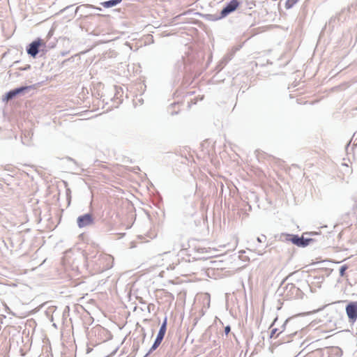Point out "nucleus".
<instances>
[{
    "mask_svg": "<svg viewBox=\"0 0 357 357\" xmlns=\"http://www.w3.org/2000/svg\"><path fill=\"white\" fill-rule=\"evenodd\" d=\"M119 95H120V91L118 89H116V93H115L114 98L118 99Z\"/></svg>",
    "mask_w": 357,
    "mask_h": 357,
    "instance_id": "obj_28",
    "label": "nucleus"
},
{
    "mask_svg": "<svg viewBox=\"0 0 357 357\" xmlns=\"http://www.w3.org/2000/svg\"><path fill=\"white\" fill-rule=\"evenodd\" d=\"M234 55V52L229 53L222 59V61L225 63V64H227L228 62L232 59Z\"/></svg>",
    "mask_w": 357,
    "mask_h": 357,
    "instance_id": "obj_13",
    "label": "nucleus"
},
{
    "mask_svg": "<svg viewBox=\"0 0 357 357\" xmlns=\"http://www.w3.org/2000/svg\"><path fill=\"white\" fill-rule=\"evenodd\" d=\"M89 9H93V10H98V11H101L102 10V8H100V7H97V6H93V5H91V4H84V5H82L80 6H78L75 8V12H74V14H72V17H74L75 15L79 11V10H81L82 12H83L84 13H85L86 15H81V17L84 18V19H88V18H90L92 16L94 15V14L90 13L88 10Z\"/></svg>",
    "mask_w": 357,
    "mask_h": 357,
    "instance_id": "obj_6",
    "label": "nucleus"
},
{
    "mask_svg": "<svg viewBox=\"0 0 357 357\" xmlns=\"http://www.w3.org/2000/svg\"><path fill=\"white\" fill-rule=\"evenodd\" d=\"M33 89V86H21L10 90L3 96L2 100L8 102L16 98L17 96H22Z\"/></svg>",
    "mask_w": 357,
    "mask_h": 357,
    "instance_id": "obj_4",
    "label": "nucleus"
},
{
    "mask_svg": "<svg viewBox=\"0 0 357 357\" xmlns=\"http://www.w3.org/2000/svg\"><path fill=\"white\" fill-rule=\"evenodd\" d=\"M226 65L227 64H225V63L221 59L215 67V70H216V73H218L220 72Z\"/></svg>",
    "mask_w": 357,
    "mask_h": 357,
    "instance_id": "obj_17",
    "label": "nucleus"
},
{
    "mask_svg": "<svg viewBox=\"0 0 357 357\" xmlns=\"http://www.w3.org/2000/svg\"><path fill=\"white\" fill-rule=\"evenodd\" d=\"M345 310L349 321L354 324L357 319V301L349 302L346 305Z\"/></svg>",
    "mask_w": 357,
    "mask_h": 357,
    "instance_id": "obj_7",
    "label": "nucleus"
},
{
    "mask_svg": "<svg viewBox=\"0 0 357 357\" xmlns=\"http://www.w3.org/2000/svg\"><path fill=\"white\" fill-rule=\"evenodd\" d=\"M299 0H287L285 3V8L287 9H290L293 8V6L298 2Z\"/></svg>",
    "mask_w": 357,
    "mask_h": 357,
    "instance_id": "obj_14",
    "label": "nucleus"
},
{
    "mask_svg": "<svg viewBox=\"0 0 357 357\" xmlns=\"http://www.w3.org/2000/svg\"><path fill=\"white\" fill-rule=\"evenodd\" d=\"M307 234V233H304L302 236H298V234H282L280 236V239L283 241H289L294 245L300 247V248H305L310 243L314 242V239L312 238H307L305 237L304 235ZM310 236L318 235L317 232H310L308 234Z\"/></svg>",
    "mask_w": 357,
    "mask_h": 357,
    "instance_id": "obj_1",
    "label": "nucleus"
},
{
    "mask_svg": "<svg viewBox=\"0 0 357 357\" xmlns=\"http://www.w3.org/2000/svg\"><path fill=\"white\" fill-rule=\"evenodd\" d=\"M105 331V328H102L101 326H98V327H96V328H95V331H96H96H99V332H100V331Z\"/></svg>",
    "mask_w": 357,
    "mask_h": 357,
    "instance_id": "obj_26",
    "label": "nucleus"
},
{
    "mask_svg": "<svg viewBox=\"0 0 357 357\" xmlns=\"http://www.w3.org/2000/svg\"><path fill=\"white\" fill-rule=\"evenodd\" d=\"M348 268H349V266L347 264H344V265L341 266L339 269L340 275L341 277H344L346 275L345 272Z\"/></svg>",
    "mask_w": 357,
    "mask_h": 357,
    "instance_id": "obj_15",
    "label": "nucleus"
},
{
    "mask_svg": "<svg viewBox=\"0 0 357 357\" xmlns=\"http://www.w3.org/2000/svg\"><path fill=\"white\" fill-rule=\"evenodd\" d=\"M231 331V327L230 326L227 325L225 327V330H224V332L225 333L226 335H227Z\"/></svg>",
    "mask_w": 357,
    "mask_h": 357,
    "instance_id": "obj_21",
    "label": "nucleus"
},
{
    "mask_svg": "<svg viewBox=\"0 0 357 357\" xmlns=\"http://www.w3.org/2000/svg\"><path fill=\"white\" fill-rule=\"evenodd\" d=\"M138 348H139V344H137V345L136 346V349H138Z\"/></svg>",
    "mask_w": 357,
    "mask_h": 357,
    "instance_id": "obj_35",
    "label": "nucleus"
},
{
    "mask_svg": "<svg viewBox=\"0 0 357 357\" xmlns=\"http://www.w3.org/2000/svg\"><path fill=\"white\" fill-rule=\"evenodd\" d=\"M167 318L165 317L162 324L160 325L159 331L157 334L158 336L164 338L165 333H166V331H167Z\"/></svg>",
    "mask_w": 357,
    "mask_h": 357,
    "instance_id": "obj_11",
    "label": "nucleus"
},
{
    "mask_svg": "<svg viewBox=\"0 0 357 357\" xmlns=\"http://www.w3.org/2000/svg\"><path fill=\"white\" fill-rule=\"evenodd\" d=\"M289 319H286V321H284V323L282 324V331H284V330L285 326H286V325H287V322H288V321H289Z\"/></svg>",
    "mask_w": 357,
    "mask_h": 357,
    "instance_id": "obj_29",
    "label": "nucleus"
},
{
    "mask_svg": "<svg viewBox=\"0 0 357 357\" xmlns=\"http://www.w3.org/2000/svg\"><path fill=\"white\" fill-rule=\"evenodd\" d=\"M278 331V328H273L271 330V332L270 333V338H272L274 337L275 334L277 333V331Z\"/></svg>",
    "mask_w": 357,
    "mask_h": 357,
    "instance_id": "obj_22",
    "label": "nucleus"
},
{
    "mask_svg": "<svg viewBox=\"0 0 357 357\" xmlns=\"http://www.w3.org/2000/svg\"><path fill=\"white\" fill-rule=\"evenodd\" d=\"M73 5L68 6L66 8H64L63 9H62L60 12L61 13H64V12H66V11L73 8Z\"/></svg>",
    "mask_w": 357,
    "mask_h": 357,
    "instance_id": "obj_24",
    "label": "nucleus"
},
{
    "mask_svg": "<svg viewBox=\"0 0 357 357\" xmlns=\"http://www.w3.org/2000/svg\"><path fill=\"white\" fill-rule=\"evenodd\" d=\"M70 193H71V191L69 188H67L66 189V197H67V199L68 200V202L70 203Z\"/></svg>",
    "mask_w": 357,
    "mask_h": 357,
    "instance_id": "obj_23",
    "label": "nucleus"
},
{
    "mask_svg": "<svg viewBox=\"0 0 357 357\" xmlns=\"http://www.w3.org/2000/svg\"><path fill=\"white\" fill-rule=\"evenodd\" d=\"M67 160H68V161H71V162H73L74 164H75L76 165H77V162H76L73 158H70V157H67Z\"/></svg>",
    "mask_w": 357,
    "mask_h": 357,
    "instance_id": "obj_27",
    "label": "nucleus"
},
{
    "mask_svg": "<svg viewBox=\"0 0 357 357\" xmlns=\"http://www.w3.org/2000/svg\"><path fill=\"white\" fill-rule=\"evenodd\" d=\"M31 68V65L29 64H26L25 65L24 67H20L19 68V70H22V71H24V70H28Z\"/></svg>",
    "mask_w": 357,
    "mask_h": 357,
    "instance_id": "obj_19",
    "label": "nucleus"
},
{
    "mask_svg": "<svg viewBox=\"0 0 357 357\" xmlns=\"http://www.w3.org/2000/svg\"><path fill=\"white\" fill-rule=\"evenodd\" d=\"M178 113V112H171V114L175 115V114H177Z\"/></svg>",
    "mask_w": 357,
    "mask_h": 357,
    "instance_id": "obj_31",
    "label": "nucleus"
},
{
    "mask_svg": "<svg viewBox=\"0 0 357 357\" xmlns=\"http://www.w3.org/2000/svg\"><path fill=\"white\" fill-rule=\"evenodd\" d=\"M266 240V236L265 235H261V236H259L257 238V241L259 243L264 242Z\"/></svg>",
    "mask_w": 357,
    "mask_h": 357,
    "instance_id": "obj_18",
    "label": "nucleus"
},
{
    "mask_svg": "<svg viewBox=\"0 0 357 357\" xmlns=\"http://www.w3.org/2000/svg\"><path fill=\"white\" fill-rule=\"evenodd\" d=\"M293 273L289 274L282 280L277 290V292L280 295L284 296L288 299L298 297L302 294L301 290L298 287H296L293 283H288L285 286H283L284 282Z\"/></svg>",
    "mask_w": 357,
    "mask_h": 357,
    "instance_id": "obj_2",
    "label": "nucleus"
},
{
    "mask_svg": "<svg viewBox=\"0 0 357 357\" xmlns=\"http://www.w3.org/2000/svg\"><path fill=\"white\" fill-rule=\"evenodd\" d=\"M349 144H350V142H349V143L347 144V146H346V149H348V147L349 146Z\"/></svg>",
    "mask_w": 357,
    "mask_h": 357,
    "instance_id": "obj_33",
    "label": "nucleus"
},
{
    "mask_svg": "<svg viewBox=\"0 0 357 357\" xmlns=\"http://www.w3.org/2000/svg\"><path fill=\"white\" fill-rule=\"evenodd\" d=\"M74 61V57L73 56H71L70 58L68 59H66L63 61V64H65L66 62L68 61Z\"/></svg>",
    "mask_w": 357,
    "mask_h": 357,
    "instance_id": "obj_25",
    "label": "nucleus"
},
{
    "mask_svg": "<svg viewBox=\"0 0 357 357\" xmlns=\"http://www.w3.org/2000/svg\"><path fill=\"white\" fill-rule=\"evenodd\" d=\"M94 223L93 215L90 213H84L77 217V224L79 228L86 227Z\"/></svg>",
    "mask_w": 357,
    "mask_h": 357,
    "instance_id": "obj_8",
    "label": "nucleus"
},
{
    "mask_svg": "<svg viewBox=\"0 0 357 357\" xmlns=\"http://www.w3.org/2000/svg\"><path fill=\"white\" fill-rule=\"evenodd\" d=\"M222 18L220 17V13L219 14L208 15V19L211 21H216Z\"/></svg>",
    "mask_w": 357,
    "mask_h": 357,
    "instance_id": "obj_16",
    "label": "nucleus"
},
{
    "mask_svg": "<svg viewBox=\"0 0 357 357\" xmlns=\"http://www.w3.org/2000/svg\"><path fill=\"white\" fill-rule=\"evenodd\" d=\"M45 47L46 45L43 40L37 38L26 46V51L30 57L35 59L40 52H43Z\"/></svg>",
    "mask_w": 357,
    "mask_h": 357,
    "instance_id": "obj_3",
    "label": "nucleus"
},
{
    "mask_svg": "<svg viewBox=\"0 0 357 357\" xmlns=\"http://www.w3.org/2000/svg\"><path fill=\"white\" fill-rule=\"evenodd\" d=\"M145 336H146V334H145V333H144L143 340L145 338Z\"/></svg>",
    "mask_w": 357,
    "mask_h": 357,
    "instance_id": "obj_36",
    "label": "nucleus"
},
{
    "mask_svg": "<svg viewBox=\"0 0 357 357\" xmlns=\"http://www.w3.org/2000/svg\"><path fill=\"white\" fill-rule=\"evenodd\" d=\"M276 320H278V318H275V321H275ZM274 323H275V322H273V323L272 324V325H273Z\"/></svg>",
    "mask_w": 357,
    "mask_h": 357,
    "instance_id": "obj_37",
    "label": "nucleus"
},
{
    "mask_svg": "<svg viewBox=\"0 0 357 357\" xmlns=\"http://www.w3.org/2000/svg\"><path fill=\"white\" fill-rule=\"evenodd\" d=\"M239 0H230L227 2L220 10V17H226L229 14L234 13L240 6Z\"/></svg>",
    "mask_w": 357,
    "mask_h": 357,
    "instance_id": "obj_5",
    "label": "nucleus"
},
{
    "mask_svg": "<svg viewBox=\"0 0 357 357\" xmlns=\"http://www.w3.org/2000/svg\"><path fill=\"white\" fill-rule=\"evenodd\" d=\"M176 105V103H173V104L171 105V106L173 107V106H174Z\"/></svg>",
    "mask_w": 357,
    "mask_h": 357,
    "instance_id": "obj_34",
    "label": "nucleus"
},
{
    "mask_svg": "<svg viewBox=\"0 0 357 357\" xmlns=\"http://www.w3.org/2000/svg\"><path fill=\"white\" fill-rule=\"evenodd\" d=\"M68 54V52H61V56H64Z\"/></svg>",
    "mask_w": 357,
    "mask_h": 357,
    "instance_id": "obj_30",
    "label": "nucleus"
},
{
    "mask_svg": "<svg viewBox=\"0 0 357 357\" xmlns=\"http://www.w3.org/2000/svg\"><path fill=\"white\" fill-rule=\"evenodd\" d=\"M178 72L184 74H190L192 70V65L189 63V60L182 57L176 64Z\"/></svg>",
    "mask_w": 357,
    "mask_h": 357,
    "instance_id": "obj_9",
    "label": "nucleus"
},
{
    "mask_svg": "<svg viewBox=\"0 0 357 357\" xmlns=\"http://www.w3.org/2000/svg\"><path fill=\"white\" fill-rule=\"evenodd\" d=\"M121 1L122 0H108V1H105L102 2L100 4L104 8H112V7L116 6L117 4L121 3Z\"/></svg>",
    "mask_w": 357,
    "mask_h": 357,
    "instance_id": "obj_12",
    "label": "nucleus"
},
{
    "mask_svg": "<svg viewBox=\"0 0 357 357\" xmlns=\"http://www.w3.org/2000/svg\"><path fill=\"white\" fill-rule=\"evenodd\" d=\"M163 339V337L157 335L151 347L144 357H147L151 353L155 351L160 346Z\"/></svg>",
    "mask_w": 357,
    "mask_h": 357,
    "instance_id": "obj_10",
    "label": "nucleus"
},
{
    "mask_svg": "<svg viewBox=\"0 0 357 357\" xmlns=\"http://www.w3.org/2000/svg\"><path fill=\"white\" fill-rule=\"evenodd\" d=\"M336 20H339L337 16L332 17L329 20V24H331L333 23H335Z\"/></svg>",
    "mask_w": 357,
    "mask_h": 357,
    "instance_id": "obj_20",
    "label": "nucleus"
},
{
    "mask_svg": "<svg viewBox=\"0 0 357 357\" xmlns=\"http://www.w3.org/2000/svg\"><path fill=\"white\" fill-rule=\"evenodd\" d=\"M247 206H248V210L251 211V209H252L251 206L249 204H247Z\"/></svg>",
    "mask_w": 357,
    "mask_h": 357,
    "instance_id": "obj_32",
    "label": "nucleus"
}]
</instances>
